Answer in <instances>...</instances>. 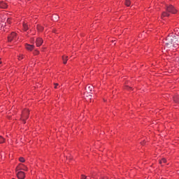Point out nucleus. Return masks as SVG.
I'll return each mask as SVG.
<instances>
[{"label":"nucleus","instance_id":"nucleus-14","mask_svg":"<svg viewBox=\"0 0 179 179\" xmlns=\"http://www.w3.org/2000/svg\"><path fill=\"white\" fill-rule=\"evenodd\" d=\"M23 29L24 31H27L29 29V26L27 25V24H26V23L23 24Z\"/></svg>","mask_w":179,"mask_h":179},{"label":"nucleus","instance_id":"nucleus-7","mask_svg":"<svg viewBox=\"0 0 179 179\" xmlns=\"http://www.w3.org/2000/svg\"><path fill=\"white\" fill-rule=\"evenodd\" d=\"M43 43V40L42 38H38L36 39V44L37 47H40L41 45H42Z\"/></svg>","mask_w":179,"mask_h":179},{"label":"nucleus","instance_id":"nucleus-12","mask_svg":"<svg viewBox=\"0 0 179 179\" xmlns=\"http://www.w3.org/2000/svg\"><path fill=\"white\" fill-rule=\"evenodd\" d=\"M63 63L66 64L67 63L68 57L67 56H63L62 57Z\"/></svg>","mask_w":179,"mask_h":179},{"label":"nucleus","instance_id":"nucleus-19","mask_svg":"<svg viewBox=\"0 0 179 179\" xmlns=\"http://www.w3.org/2000/svg\"><path fill=\"white\" fill-rule=\"evenodd\" d=\"M19 161L21 162H25V159L23 157H20L19 158Z\"/></svg>","mask_w":179,"mask_h":179},{"label":"nucleus","instance_id":"nucleus-13","mask_svg":"<svg viewBox=\"0 0 179 179\" xmlns=\"http://www.w3.org/2000/svg\"><path fill=\"white\" fill-rule=\"evenodd\" d=\"M59 18V15H52V20H58V19Z\"/></svg>","mask_w":179,"mask_h":179},{"label":"nucleus","instance_id":"nucleus-3","mask_svg":"<svg viewBox=\"0 0 179 179\" xmlns=\"http://www.w3.org/2000/svg\"><path fill=\"white\" fill-rule=\"evenodd\" d=\"M17 38V35L15 32H12L10 35L8 36V41L11 42V41H16Z\"/></svg>","mask_w":179,"mask_h":179},{"label":"nucleus","instance_id":"nucleus-25","mask_svg":"<svg viewBox=\"0 0 179 179\" xmlns=\"http://www.w3.org/2000/svg\"><path fill=\"white\" fill-rule=\"evenodd\" d=\"M127 89H131L132 90V87H126Z\"/></svg>","mask_w":179,"mask_h":179},{"label":"nucleus","instance_id":"nucleus-16","mask_svg":"<svg viewBox=\"0 0 179 179\" xmlns=\"http://www.w3.org/2000/svg\"><path fill=\"white\" fill-rule=\"evenodd\" d=\"M37 29H38V31H42L43 30V27L41 25H38Z\"/></svg>","mask_w":179,"mask_h":179},{"label":"nucleus","instance_id":"nucleus-23","mask_svg":"<svg viewBox=\"0 0 179 179\" xmlns=\"http://www.w3.org/2000/svg\"><path fill=\"white\" fill-rule=\"evenodd\" d=\"M34 55H38V54H39V51H38V50H35V51L34 52Z\"/></svg>","mask_w":179,"mask_h":179},{"label":"nucleus","instance_id":"nucleus-9","mask_svg":"<svg viewBox=\"0 0 179 179\" xmlns=\"http://www.w3.org/2000/svg\"><path fill=\"white\" fill-rule=\"evenodd\" d=\"M8 7V5L6 4V3L3 2V1H1L0 2V8H6Z\"/></svg>","mask_w":179,"mask_h":179},{"label":"nucleus","instance_id":"nucleus-27","mask_svg":"<svg viewBox=\"0 0 179 179\" xmlns=\"http://www.w3.org/2000/svg\"><path fill=\"white\" fill-rule=\"evenodd\" d=\"M13 179H15V178H13Z\"/></svg>","mask_w":179,"mask_h":179},{"label":"nucleus","instance_id":"nucleus-22","mask_svg":"<svg viewBox=\"0 0 179 179\" xmlns=\"http://www.w3.org/2000/svg\"><path fill=\"white\" fill-rule=\"evenodd\" d=\"M81 179H87V176L85 175L81 176Z\"/></svg>","mask_w":179,"mask_h":179},{"label":"nucleus","instance_id":"nucleus-2","mask_svg":"<svg viewBox=\"0 0 179 179\" xmlns=\"http://www.w3.org/2000/svg\"><path fill=\"white\" fill-rule=\"evenodd\" d=\"M177 12H178L177 9H176L173 5H169L166 6V11H164L162 13L161 17L164 18V17H169L170 15L169 13L172 14H176Z\"/></svg>","mask_w":179,"mask_h":179},{"label":"nucleus","instance_id":"nucleus-5","mask_svg":"<svg viewBox=\"0 0 179 179\" xmlns=\"http://www.w3.org/2000/svg\"><path fill=\"white\" fill-rule=\"evenodd\" d=\"M17 176L18 179H24L25 178V173L22 171H20L17 173Z\"/></svg>","mask_w":179,"mask_h":179},{"label":"nucleus","instance_id":"nucleus-4","mask_svg":"<svg viewBox=\"0 0 179 179\" xmlns=\"http://www.w3.org/2000/svg\"><path fill=\"white\" fill-rule=\"evenodd\" d=\"M29 110L26 109L22 111V119H28L29 118Z\"/></svg>","mask_w":179,"mask_h":179},{"label":"nucleus","instance_id":"nucleus-15","mask_svg":"<svg viewBox=\"0 0 179 179\" xmlns=\"http://www.w3.org/2000/svg\"><path fill=\"white\" fill-rule=\"evenodd\" d=\"M124 3H125L126 6L129 7L130 4H131V1L130 0H126Z\"/></svg>","mask_w":179,"mask_h":179},{"label":"nucleus","instance_id":"nucleus-11","mask_svg":"<svg viewBox=\"0 0 179 179\" xmlns=\"http://www.w3.org/2000/svg\"><path fill=\"white\" fill-rule=\"evenodd\" d=\"M173 101L176 103H179V96H173Z\"/></svg>","mask_w":179,"mask_h":179},{"label":"nucleus","instance_id":"nucleus-18","mask_svg":"<svg viewBox=\"0 0 179 179\" xmlns=\"http://www.w3.org/2000/svg\"><path fill=\"white\" fill-rule=\"evenodd\" d=\"M166 159L165 158H162L161 161H159L160 164H162V163H166Z\"/></svg>","mask_w":179,"mask_h":179},{"label":"nucleus","instance_id":"nucleus-6","mask_svg":"<svg viewBox=\"0 0 179 179\" xmlns=\"http://www.w3.org/2000/svg\"><path fill=\"white\" fill-rule=\"evenodd\" d=\"M18 170L27 171V168L25 165L20 164L19 166L17 167L16 171H17Z\"/></svg>","mask_w":179,"mask_h":179},{"label":"nucleus","instance_id":"nucleus-17","mask_svg":"<svg viewBox=\"0 0 179 179\" xmlns=\"http://www.w3.org/2000/svg\"><path fill=\"white\" fill-rule=\"evenodd\" d=\"M5 143V138H3V136H0V143Z\"/></svg>","mask_w":179,"mask_h":179},{"label":"nucleus","instance_id":"nucleus-26","mask_svg":"<svg viewBox=\"0 0 179 179\" xmlns=\"http://www.w3.org/2000/svg\"><path fill=\"white\" fill-rule=\"evenodd\" d=\"M2 64V62L1 61V59H0V64Z\"/></svg>","mask_w":179,"mask_h":179},{"label":"nucleus","instance_id":"nucleus-8","mask_svg":"<svg viewBox=\"0 0 179 179\" xmlns=\"http://www.w3.org/2000/svg\"><path fill=\"white\" fill-rule=\"evenodd\" d=\"M25 48L28 50V51H32L35 48L34 45L26 44Z\"/></svg>","mask_w":179,"mask_h":179},{"label":"nucleus","instance_id":"nucleus-10","mask_svg":"<svg viewBox=\"0 0 179 179\" xmlns=\"http://www.w3.org/2000/svg\"><path fill=\"white\" fill-rule=\"evenodd\" d=\"M93 85H87L86 90L88 92H91L93 90Z\"/></svg>","mask_w":179,"mask_h":179},{"label":"nucleus","instance_id":"nucleus-1","mask_svg":"<svg viewBox=\"0 0 179 179\" xmlns=\"http://www.w3.org/2000/svg\"><path fill=\"white\" fill-rule=\"evenodd\" d=\"M167 48H176L179 45V40L173 34L169 35L164 42Z\"/></svg>","mask_w":179,"mask_h":179},{"label":"nucleus","instance_id":"nucleus-20","mask_svg":"<svg viewBox=\"0 0 179 179\" xmlns=\"http://www.w3.org/2000/svg\"><path fill=\"white\" fill-rule=\"evenodd\" d=\"M7 24H10V17H7Z\"/></svg>","mask_w":179,"mask_h":179},{"label":"nucleus","instance_id":"nucleus-24","mask_svg":"<svg viewBox=\"0 0 179 179\" xmlns=\"http://www.w3.org/2000/svg\"><path fill=\"white\" fill-rule=\"evenodd\" d=\"M54 85H55V88L57 89V86H59V84L58 83H54Z\"/></svg>","mask_w":179,"mask_h":179},{"label":"nucleus","instance_id":"nucleus-21","mask_svg":"<svg viewBox=\"0 0 179 179\" xmlns=\"http://www.w3.org/2000/svg\"><path fill=\"white\" fill-rule=\"evenodd\" d=\"M23 59V55H20V56H18V59Z\"/></svg>","mask_w":179,"mask_h":179}]
</instances>
